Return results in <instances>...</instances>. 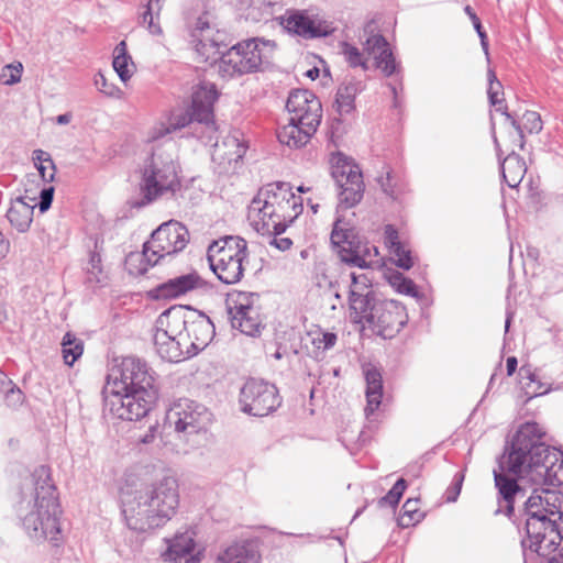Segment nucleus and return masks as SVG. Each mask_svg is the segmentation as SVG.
<instances>
[{
    "label": "nucleus",
    "mask_w": 563,
    "mask_h": 563,
    "mask_svg": "<svg viewBox=\"0 0 563 563\" xmlns=\"http://www.w3.org/2000/svg\"><path fill=\"white\" fill-rule=\"evenodd\" d=\"M493 475L498 490V507L494 515H505L517 527L520 534L525 533L521 539L523 552L530 550L549 555L555 549L554 540L562 538L554 517L558 516L563 521V496L549 489L543 490L544 495L537 494L534 490L516 510V501L526 497V489L519 482L527 477L514 476L499 466L494 470Z\"/></svg>",
    "instance_id": "f257e3e1"
},
{
    "label": "nucleus",
    "mask_w": 563,
    "mask_h": 563,
    "mask_svg": "<svg viewBox=\"0 0 563 563\" xmlns=\"http://www.w3.org/2000/svg\"><path fill=\"white\" fill-rule=\"evenodd\" d=\"M547 433L536 421L518 427L506 442L497 463L503 471L527 477L534 485L559 487L563 484V451L547 442Z\"/></svg>",
    "instance_id": "f03ea898"
},
{
    "label": "nucleus",
    "mask_w": 563,
    "mask_h": 563,
    "mask_svg": "<svg viewBox=\"0 0 563 563\" xmlns=\"http://www.w3.org/2000/svg\"><path fill=\"white\" fill-rule=\"evenodd\" d=\"M113 388L103 390V415L140 421L151 413L159 398V376L146 361L123 357L114 371Z\"/></svg>",
    "instance_id": "7ed1b4c3"
},
{
    "label": "nucleus",
    "mask_w": 563,
    "mask_h": 563,
    "mask_svg": "<svg viewBox=\"0 0 563 563\" xmlns=\"http://www.w3.org/2000/svg\"><path fill=\"white\" fill-rule=\"evenodd\" d=\"M15 511L27 536L35 541H56L62 508L51 468L40 465L20 487Z\"/></svg>",
    "instance_id": "20e7f679"
},
{
    "label": "nucleus",
    "mask_w": 563,
    "mask_h": 563,
    "mask_svg": "<svg viewBox=\"0 0 563 563\" xmlns=\"http://www.w3.org/2000/svg\"><path fill=\"white\" fill-rule=\"evenodd\" d=\"M178 506V481L164 476L139 490L133 503L122 499L121 512L129 529L145 532L165 525Z\"/></svg>",
    "instance_id": "39448f33"
},
{
    "label": "nucleus",
    "mask_w": 563,
    "mask_h": 563,
    "mask_svg": "<svg viewBox=\"0 0 563 563\" xmlns=\"http://www.w3.org/2000/svg\"><path fill=\"white\" fill-rule=\"evenodd\" d=\"M275 48L276 43L271 40H242L221 54L219 73L224 78H234L262 71L271 63Z\"/></svg>",
    "instance_id": "423d86ee"
},
{
    "label": "nucleus",
    "mask_w": 563,
    "mask_h": 563,
    "mask_svg": "<svg viewBox=\"0 0 563 563\" xmlns=\"http://www.w3.org/2000/svg\"><path fill=\"white\" fill-rule=\"evenodd\" d=\"M174 324L179 329L178 336L184 332L191 339L190 346L186 351L187 357L195 356L202 351L213 339L216 327L212 320L202 311L190 306H173L164 310L157 318V327Z\"/></svg>",
    "instance_id": "0eeeda50"
},
{
    "label": "nucleus",
    "mask_w": 563,
    "mask_h": 563,
    "mask_svg": "<svg viewBox=\"0 0 563 563\" xmlns=\"http://www.w3.org/2000/svg\"><path fill=\"white\" fill-rule=\"evenodd\" d=\"M189 242L187 228L175 220L162 223L155 229L148 241L143 244L142 254L137 255L140 266L136 274L144 275L167 256L181 252Z\"/></svg>",
    "instance_id": "6e6552de"
},
{
    "label": "nucleus",
    "mask_w": 563,
    "mask_h": 563,
    "mask_svg": "<svg viewBox=\"0 0 563 563\" xmlns=\"http://www.w3.org/2000/svg\"><path fill=\"white\" fill-rule=\"evenodd\" d=\"M278 388L264 379L249 378L240 389L241 411L253 417H266L282 405Z\"/></svg>",
    "instance_id": "1a4fd4ad"
},
{
    "label": "nucleus",
    "mask_w": 563,
    "mask_h": 563,
    "mask_svg": "<svg viewBox=\"0 0 563 563\" xmlns=\"http://www.w3.org/2000/svg\"><path fill=\"white\" fill-rule=\"evenodd\" d=\"M292 186L286 181H274L263 186L251 201V209L257 210L261 221L255 222L257 232L269 231L265 218L284 219L287 212L289 198H291Z\"/></svg>",
    "instance_id": "9d476101"
},
{
    "label": "nucleus",
    "mask_w": 563,
    "mask_h": 563,
    "mask_svg": "<svg viewBox=\"0 0 563 563\" xmlns=\"http://www.w3.org/2000/svg\"><path fill=\"white\" fill-rule=\"evenodd\" d=\"M233 306H228V314L233 329H239L243 334L257 338L265 328L260 319L258 308L254 307L257 292L234 291Z\"/></svg>",
    "instance_id": "9b49d317"
},
{
    "label": "nucleus",
    "mask_w": 563,
    "mask_h": 563,
    "mask_svg": "<svg viewBox=\"0 0 563 563\" xmlns=\"http://www.w3.org/2000/svg\"><path fill=\"white\" fill-rule=\"evenodd\" d=\"M183 179L173 178L169 183H161L158 178H141L137 189L126 203L131 209L140 210L164 196L183 197L184 189H187L196 178H188L186 184L183 183Z\"/></svg>",
    "instance_id": "f8f14e48"
},
{
    "label": "nucleus",
    "mask_w": 563,
    "mask_h": 563,
    "mask_svg": "<svg viewBox=\"0 0 563 563\" xmlns=\"http://www.w3.org/2000/svg\"><path fill=\"white\" fill-rule=\"evenodd\" d=\"M331 245L339 260L349 267L371 268L372 258L379 254L378 247L372 245L360 231L349 234L346 239H336Z\"/></svg>",
    "instance_id": "ddd939ff"
},
{
    "label": "nucleus",
    "mask_w": 563,
    "mask_h": 563,
    "mask_svg": "<svg viewBox=\"0 0 563 563\" xmlns=\"http://www.w3.org/2000/svg\"><path fill=\"white\" fill-rule=\"evenodd\" d=\"M290 122L318 130L322 119V104L319 98L308 89H292L286 101Z\"/></svg>",
    "instance_id": "4468645a"
},
{
    "label": "nucleus",
    "mask_w": 563,
    "mask_h": 563,
    "mask_svg": "<svg viewBox=\"0 0 563 563\" xmlns=\"http://www.w3.org/2000/svg\"><path fill=\"white\" fill-rule=\"evenodd\" d=\"M279 23L287 33L305 40L327 37L334 31L331 23L316 21L303 10H286L279 18Z\"/></svg>",
    "instance_id": "2eb2a0df"
},
{
    "label": "nucleus",
    "mask_w": 563,
    "mask_h": 563,
    "mask_svg": "<svg viewBox=\"0 0 563 563\" xmlns=\"http://www.w3.org/2000/svg\"><path fill=\"white\" fill-rule=\"evenodd\" d=\"M408 320L407 309L400 301L386 299L367 329L377 336L390 340L404 329Z\"/></svg>",
    "instance_id": "dca6fc26"
},
{
    "label": "nucleus",
    "mask_w": 563,
    "mask_h": 563,
    "mask_svg": "<svg viewBox=\"0 0 563 563\" xmlns=\"http://www.w3.org/2000/svg\"><path fill=\"white\" fill-rule=\"evenodd\" d=\"M212 288L211 283L205 280L194 271L158 284L146 292V297L151 300H169L176 299L195 289L208 291Z\"/></svg>",
    "instance_id": "f3484780"
},
{
    "label": "nucleus",
    "mask_w": 563,
    "mask_h": 563,
    "mask_svg": "<svg viewBox=\"0 0 563 563\" xmlns=\"http://www.w3.org/2000/svg\"><path fill=\"white\" fill-rule=\"evenodd\" d=\"M219 98V92L214 84L201 81L194 87L191 102L189 108L194 115L198 118V124L202 125L208 134L206 137L211 141V134L216 132L213 106Z\"/></svg>",
    "instance_id": "a211bd4d"
},
{
    "label": "nucleus",
    "mask_w": 563,
    "mask_h": 563,
    "mask_svg": "<svg viewBox=\"0 0 563 563\" xmlns=\"http://www.w3.org/2000/svg\"><path fill=\"white\" fill-rule=\"evenodd\" d=\"M386 298L378 291H366V294H352L347 296V305L352 323L368 328L377 311L382 308Z\"/></svg>",
    "instance_id": "6ab92c4d"
},
{
    "label": "nucleus",
    "mask_w": 563,
    "mask_h": 563,
    "mask_svg": "<svg viewBox=\"0 0 563 563\" xmlns=\"http://www.w3.org/2000/svg\"><path fill=\"white\" fill-rule=\"evenodd\" d=\"M247 243L241 236L227 235L214 240L207 250L209 266L217 265V261L231 262L233 258H247Z\"/></svg>",
    "instance_id": "aec40b11"
},
{
    "label": "nucleus",
    "mask_w": 563,
    "mask_h": 563,
    "mask_svg": "<svg viewBox=\"0 0 563 563\" xmlns=\"http://www.w3.org/2000/svg\"><path fill=\"white\" fill-rule=\"evenodd\" d=\"M196 532L191 528L178 531L172 539L166 540L167 548L164 558L174 563H197L198 558L194 552L196 549Z\"/></svg>",
    "instance_id": "412c9836"
},
{
    "label": "nucleus",
    "mask_w": 563,
    "mask_h": 563,
    "mask_svg": "<svg viewBox=\"0 0 563 563\" xmlns=\"http://www.w3.org/2000/svg\"><path fill=\"white\" fill-rule=\"evenodd\" d=\"M364 51L374 56L375 66L384 76L399 75L400 64L396 62L393 51L382 34L371 35L364 43Z\"/></svg>",
    "instance_id": "4be33fe9"
},
{
    "label": "nucleus",
    "mask_w": 563,
    "mask_h": 563,
    "mask_svg": "<svg viewBox=\"0 0 563 563\" xmlns=\"http://www.w3.org/2000/svg\"><path fill=\"white\" fill-rule=\"evenodd\" d=\"M172 411L177 417L174 421L177 432L192 434L205 428V419L208 412L203 406L185 400L184 404H178Z\"/></svg>",
    "instance_id": "5701e85b"
},
{
    "label": "nucleus",
    "mask_w": 563,
    "mask_h": 563,
    "mask_svg": "<svg viewBox=\"0 0 563 563\" xmlns=\"http://www.w3.org/2000/svg\"><path fill=\"white\" fill-rule=\"evenodd\" d=\"M168 329L157 328L153 341L158 356L163 361L178 363L187 357L177 339L179 329L172 324Z\"/></svg>",
    "instance_id": "b1692460"
},
{
    "label": "nucleus",
    "mask_w": 563,
    "mask_h": 563,
    "mask_svg": "<svg viewBox=\"0 0 563 563\" xmlns=\"http://www.w3.org/2000/svg\"><path fill=\"white\" fill-rule=\"evenodd\" d=\"M35 197L18 196L10 199V207L5 212V218L10 225L19 233L29 231L34 216Z\"/></svg>",
    "instance_id": "393cba45"
},
{
    "label": "nucleus",
    "mask_w": 563,
    "mask_h": 563,
    "mask_svg": "<svg viewBox=\"0 0 563 563\" xmlns=\"http://www.w3.org/2000/svg\"><path fill=\"white\" fill-rule=\"evenodd\" d=\"M340 191L336 213L341 209H351L358 205L365 191L364 178H335Z\"/></svg>",
    "instance_id": "a878e982"
},
{
    "label": "nucleus",
    "mask_w": 563,
    "mask_h": 563,
    "mask_svg": "<svg viewBox=\"0 0 563 563\" xmlns=\"http://www.w3.org/2000/svg\"><path fill=\"white\" fill-rule=\"evenodd\" d=\"M364 377L366 382V400L365 415L368 417L374 413L382 404L383 398V377L379 369L375 366L364 368Z\"/></svg>",
    "instance_id": "bb28decb"
},
{
    "label": "nucleus",
    "mask_w": 563,
    "mask_h": 563,
    "mask_svg": "<svg viewBox=\"0 0 563 563\" xmlns=\"http://www.w3.org/2000/svg\"><path fill=\"white\" fill-rule=\"evenodd\" d=\"M362 90V82L354 80L342 82L338 87L333 107L340 117L347 115L355 110V98Z\"/></svg>",
    "instance_id": "cd10ccee"
},
{
    "label": "nucleus",
    "mask_w": 563,
    "mask_h": 563,
    "mask_svg": "<svg viewBox=\"0 0 563 563\" xmlns=\"http://www.w3.org/2000/svg\"><path fill=\"white\" fill-rule=\"evenodd\" d=\"M317 130L309 131L307 126L290 122L277 131V139L280 144H285L290 148H300L305 146Z\"/></svg>",
    "instance_id": "c85d7f7f"
},
{
    "label": "nucleus",
    "mask_w": 563,
    "mask_h": 563,
    "mask_svg": "<svg viewBox=\"0 0 563 563\" xmlns=\"http://www.w3.org/2000/svg\"><path fill=\"white\" fill-rule=\"evenodd\" d=\"M222 563H258L260 554L256 547L249 541L228 547L220 555Z\"/></svg>",
    "instance_id": "c756f323"
},
{
    "label": "nucleus",
    "mask_w": 563,
    "mask_h": 563,
    "mask_svg": "<svg viewBox=\"0 0 563 563\" xmlns=\"http://www.w3.org/2000/svg\"><path fill=\"white\" fill-rule=\"evenodd\" d=\"M246 153V146L239 142L235 136H228L223 140L222 144L218 142L214 144L212 154L213 161H221V164L232 162L238 163Z\"/></svg>",
    "instance_id": "7c9ffc66"
},
{
    "label": "nucleus",
    "mask_w": 563,
    "mask_h": 563,
    "mask_svg": "<svg viewBox=\"0 0 563 563\" xmlns=\"http://www.w3.org/2000/svg\"><path fill=\"white\" fill-rule=\"evenodd\" d=\"M245 260L246 258L236 257L231 262L217 261V265L209 267L221 283L225 285H234L238 284L244 275L243 262Z\"/></svg>",
    "instance_id": "2f4dec72"
},
{
    "label": "nucleus",
    "mask_w": 563,
    "mask_h": 563,
    "mask_svg": "<svg viewBox=\"0 0 563 563\" xmlns=\"http://www.w3.org/2000/svg\"><path fill=\"white\" fill-rule=\"evenodd\" d=\"M328 162L330 176H364L356 161L340 151L330 153Z\"/></svg>",
    "instance_id": "473e14b6"
},
{
    "label": "nucleus",
    "mask_w": 563,
    "mask_h": 563,
    "mask_svg": "<svg viewBox=\"0 0 563 563\" xmlns=\"http://www.w3.org/2000/svg\"><path fill=\"white\" fill-rule=\"evenodd\" d=\"M195 123L198 124V118L194 115V111L188 107L186 111L173 113L169 118L167 126H161L158 129H155L152 135V140H157L172 132L190 126Z\"/></svg>",
    "instance_id": "72a5a7b5"
},
{
    "label": "nucleus",
    "mask_w": 563,
    "mask_h": 563,
    "mask_svg": "<svg viewBox=\"0 0 563 563\" xmlns=\"http://www.w3.org/2000/svg\"><path fill=\"white\" fill-rule=\"evenodd\" d=\"M389 285L399 294L410 296L418 301H426L427 297L420 292L416 283L400 272H393L388 276Z\"/></svg>",
    "instance_id": "f704fd0d"
},
{
    "label": "nucleus",
    "mask_w": 563,
    "mask_h": 563,
    "mask_svg": "<svg viewBox=\"0 0 563 563\" xmlns=\"http://www.w3.org/2000/svg\"><path fill=\"white\" fill-rule=\"evenodd\" d=\"M164 1L165 0H148L144 5L145 10L141 14V23L146 25L147 30L153 35L162 34V27L158 21Z\"/></svg>",
    "instance_id": "c9c22d12"
},
{
    "label": "nucleus",
    "mask_w": 563,
    "mask_h": 563,
    "mask_svg": "<svg viewBox=\"0 0 563 563\" xmlns=\"http://www.w3.org/2000/svg\"><path fill=\"white\" fill-rule=\"evenodd\" d=\"M62 353L65 364L73 366L84 353V341L68 331L62 340Z\"/></svg>",
    "instance_id": "e433bc0d"
},
{
    "label": "nucleus",
    "mask_w": 563,
    "mask_h": 563,
    "mask_svg": "<svg viewBox=\"0 0 563 563\" xmlns=\"http://www.w3.org/2000/svg\"><path fill=\"white\" fill-rule=\"evenodd\" d=\"M419 498H408L401 507L397 523L401 528H409L416 526L423 518L424 514L419 510Z\"/></svg>",
    "instance_id": "4c0bfd02"
},
{
    "label": "nucleus",
    "mask_w": 563,
    "mask_h": 563,
    "mask_svg": "<svg viewBox=\"0 0 563 563\" xmlns=\"http://www.w3.org/2000/svg\"><path fill=\"white\" fill-rule=\"evenodd\" d=\"M130 63L133 65L132 58L128 54L126 43L121 41L114 48L112 66L123 82L128 81L132 76V71L129 68Z\"/></svg>",
    "instance_id": "58836bf2"
},
{
    "label": "nucleus",
    "mask_w": 563,
    "mask_h": 563,
    "mask_svg": "<svg viewBox=\"0 0 563 563\" xmlns=\"http://www.w3.org/2000/svg\"><path fill=\"white\" fill-rule=\"evenodd\" d=\"M519 126H520L519 130H516V132L521 142L520 146L522 147L525 132H528L530 134H533V133L538 134L539 132H541V130L543 128V122H542L541 115L538 112L526 111L522 114V121L519 122Z\"/></svg>",
    "instance_id": "ea45409f"
},
{
    "label": "nucleus",
    "mask_w": 563,
    "mask_h": 563,
    "mask_svg": "<svg viewBox=\"0 0 563 563\" xmlns=\"http://www.w3.org/2000/svg\"><path fill=\"white\" fill-rule=\"evenodd\" d=\"M179 172V166L174 163L172 157H167L163 161L161 156L152 155L150 176H177ZM147 173L146 169L143 176H148Z\"/></svg>",
    "instance_id": "a19ab883"
},
{
    "label": "nucleus",
    "mask_w": 563,
    "mask_h": 563,
    "mask_svg": "<svg viewBox=\"0 0 563 563\" xmlns=\"http://www.w3.org/2000/svg\"><path fill=\"white\" fill-rule=\"evenodd\" d=\"M408 484L405 478H398L387 494L377 500V506L384 508L390 506L396 508L407 488Z\"/></svg>",
    "instance_id": "79ce46f5"
},
{
    "label": "nucleus",
    "mask_w": 563,
    "mask_h": 563,
    "mask_svg": "<svg viewBox=\"0 0 563 563\" xmlns=\"http://www.w3.org/2000/svg\"><path fill=\"white\" fill-rule=\"evenodd\" d=\"M360 231L354 224L352 219H346L340 214L336 216L330 234V241L334 242L336 239H346L349 234Z\"/></svg>",
    "instance_id": "37998d69"
},
{
    "label": "nucleus",
    "mask_w": 563,
    "mask_h": 563,
    "mask_svg": "<svg viewBox=\"0 0 563 563\" xmlns=\"http://www.w3.org/2000/svg\"><path fill=\"white\" fill-rule=\"evenodd\" d=\"M341 53L349 66L353 68L362 67L364 70L368 69L366 59H364L363 54L356 46L343 42L341 44Z\"/></svg>",
    "instance_id": "c03bdc74"
},
{
    "label": "nucleus",
    "mask_w": 563,
    "mask_h": 563,
    "mask_svg": "<svg viewBox=\"0 0 563 563\" xmlns=\"http://www.w3.org/2000/svg\"><path fill=\"white\" fill-rule=\"evenodd\" d=\"M382 190L393 200H398L405 191L401 178H376Z\"/></svg>",
    "instance_id": "a18cd8bd"
},
{
    "label": "nucleus",
    "mask_w": 563,
    "mask_h": 563,
    "mask_svg": "<svg viewBox=\"0 0 563 563\" xmlns=\"http://www.w3.org/2000/svg\"><path fill=\"white\" fill-rule=\"evenodd\" d=\"M44 183H52L56 178H40ZM55 188L52 185L44 184L40 190L38 202H35V207H38L41 213H45L52 207L54 200Z\"/></svg>",
    "instance_id": "49530a36"
},
{
    "label": "nucleus",
    "mask_w": 563,
    "mask_h": 563,
    "mask_svg": "<svg viewBox=\"0 0 563 563\" xmlns=\"http://www.w3.org/2000/svg\"><path fill=\"white\" fill-rule=\"evenodd\" d=\"M351 285L349 288L347 296L352 294H366V291H376L373 288L372 279L366 274L351 273Z\"/></svg>",
    "instance_id": "de8ad7c7"
},
{
    "label": "nucleus",
    "mask_w": 563,
    "mask_h": 563,
    "mask_svg": "<svg viewBox=\"0 0 563 563\" xmlns=\"http://www.w3.org/2000/svg\"><path fill=\"white\" fill-rule=\"evenodd\" d=\"M555 525L558 530L560 531V536L562 537L560 540H554L555 545L549 555H544L542 553H537L539 556L547 560L548 563H563V520H560L558 516L554 517Z\"/></svg>",
    "instance_id": "09e8293b"
},
{
    "label": "nucleus",
    "mask_w": 563,
    "mask_h": 563,
    "mask_svg": "<svg viewBox=\"0 0 563 563\" xmlns=\"http://www.w3.org/2000/svg\"><path fill=\"white\" fill-rule=\"evenodd\" d=\"M395 257V265L404 271H409L415 262L410 250H407L404 244L397 245L390 250Z\"/></svg>",
    "instance_id": "8fccbe9b"
},
{
    "label": "nucleus",
    "mask_w": 563,
    "mask_h": 563,
    "mask_svg": "<svg viewBox=\"0 0 563 563\" xmlns=\"http://www.w3.org/2000/svg\"><path fill=\"white\" fill-rule=\"evenodd\" d=\"M32 159L34 162V166L38 170L40 176H45V172L48 167L53 169V173L49 176H55V165L47 152L35 150L33 152Z\"/></svg>",
    "instance_id": "3c124183"
},
{
    "label": "nucleus",
    "mask_w": 563,
    "mask_h": 563,
    "mask_svg": "<svg viewBox=\"0 0 563 563\" xmlns=\"http://www.w3.org/2000/svg\"><path fill=\"white\" fill-rule=\"evenodd\" d=\"M303 211V199L301 196L291 192V198L287 206V212L284 216L288 222H294Z\"/></svg>",
    "instance_id": "603ef678"
},
{
    "label": "nucleus",
    "mask_w": 563,
    "mask_h": 563,
    "mask_svg": "<svg viewBox=\"0 0 563 563\" xmlns=\"http://www.w3.org/2000/svg\"><path fill=\"white\" fill-rule=\"evenodd\" d=\"M23 66L21 63H18L16 65L10 64L4 66L1 73V81L4 85H14L18 84L21 80Z\"/></svg>",
    "instance_id": "864d4df0"
},
{
    "label": "nucleus",
    "mask_w": 563,
    "mask_h": 563,
    "mask_svg": "<svg viewBox=\"0 0 563 563\" xmlns=\"http://www.w3.org/2000/svg\"><path fill=\"white\" fill-rule=\"evenodd\" d=\"M464 482V473L457 472L453 476L451 485L445 490V500L448 503H454L457 500Z\"/></svg>",
    "instance_id": "5fc2aeb1"
},
{
    "label": "nucleus",
    "mask_w": 563,
    "mask_h": 563,
    "mask_svg": "<svg viewBox=\"0 0 563 563\" xmlns=\"http://www.w3.org/2000/svg\"><path fill=\"white\" fill-rule=\"evenodd\" d=\"M2 394L4 395V400L8 407L15 408L23 402V393L14 383L7 387Z\"/></svg>",
    "instance_id": "6e6d98bb"
},
{
    "label": "nucleus",
    "mask_w": 563,
    "mask_h": 563,
    "mask_svg": "<svg viewBox=\"0 0 563 563\" xmlns=\"http://www.w3.org/2000/svg\"><path fill=\"white\" fill-rule=\"evenodd\" d=\"M517 166L518 170L516 173H521V176L527 174V166L522 158L517 154L509 155L500 167V176H506V166Z\"/></svg>",
    "instance_id": "4d7b16f0"
},
{
    "label": "nucleus",
    "mask_w": 563,
    "mask_h": 563,
    "mask_svg": "<svg viewBox=\"0 0 563 563\" xmlns=\"http://www.w3.org/2000/svg\"><path fill=\"white\" fill-rule=\"evenodd\" d=\"M95 86L97 87V89L104 93L106 96H114L115 92L119 90L113 84H109L107 81V78L101 74V73H98L96 76H95Z\"/></svg>",
    "instance_id": "13d9d810"
},
{
    "label": "nucleus",
    "mask_w": 563,
    "mask_h": 563,
    "mask_svg": "<svg viewBox=\"0 0 563 563\" xmlns=\"http://www.w3.org/2000/svg\"><path fill=\"white\" fill-rule=\"evenodd\" d=\"M384 235L385 243L388 245L389 250L402 244L399 240L398 231L393 224L385 225Z\"/></svg>",
    "instance_id": "bf43d9fd"
},
{
    "label": "nucleus",
    "mask_w": 563,
    "mask_h": 563,
    "mask_svg": "<svg viewBox=\"0 0 563 563\" xmlns=\"http://www.w3.org/2000/svg\"><path fill=\"white\" fill-rule=\"evenodd\" d=\"M338 341V335L334 332H322L321 338L318 339V343L322 344L323 350L332 349ZM321 345H318L320 347Z\"/></svg>",
    "instance_id": "052dcab7"
},
{
    "label": "nucleus",
    "mask_w": 563,
    "mask_h": 563,
    "mask_svg": "<svg viewBox=\"0 0 563 563\" xmlns=\"http://www.w3.org/2000/svg\"><path fill=\"white\" fill-rule=\"evenodd\" d=\"M496 108V111L500 112L507 122H509V124L515 129V130H519V121L517 120V118L515 117L514 113L509 112L508 111V108L507 106L505 104V102L503 104H497Z\"/></svg>",
    "instance_id": "680f3d73"
},
{
    "label": "nucleus",
    "mask_w": 563,
    "mask_h": 563,
    "mask_svg": "<svg viewBox=\"0 0 563 563\" xmlns=\"http://www.w3.org/2000/svg\"><path fill=\"white\" fill-rule=\"evenodd\" d=\"M158 431V423L151 424L144 435L140 437V442L143 444H150L156 438Z\"/></svg>",
    "instance_id": "e2e57ef3"
},
{
    "label": "nucleus",
    "mask_w": 563,
    "mask_h": 563,
    "mask_svg": "<svg viewBox=\"0 0 563 563\" xmlns=\"http://www.w3.org/2000/svg\"><path fill=\"white\" fill-rule=\"evenodd\" d=\"M464 11L465 13L470 16V19L472 20L473 22V25H474V29L476 31L477 34H479V32H486L482 25V22L479 20V18L477 16V14L473 11V9L471 8V5H466L464 8Z\"/></svg>",
    "instance_id": "0e129e2a"
},
{
    "label": "nucleus",
    "mask_w": 563,
    "mask_h": 563,
    "mask_svg": "<svg viewBox=\"0 0 563 563\" xmlns=\"http://www.w3.org/2000/svg\"><path fill=\"white\" fill-rule=\"evenodd\" d=\"M269 244L284 252L291 247L292 241L289 238H273Z\"/></svg>",
    "instance_id": "69168bd1"
},
{
    "label": "nucleus",
    "mask_w": 563,
    "mask_h": 563,
    "mask_svg": "<svg viewBox=\"0 0 563 563\" xmlns=\"http://www.w3.org/2000/svg\"><path fill=\"white\" fill-rule=\"evenodd\" d=\"M210 30V23L207 19V16H199L196 22L195 31L200 32L203 40H207L203 35L205 32Z\"/></svg>",
    "instance_id": "338daca9"
},
{
    "label": "nucleus",
    "mask_w": 563,
    "mask_h": 563,
    "mask_svg": "<svg viewBox=\"0 0 563 563\" xmlns=\"http://www.w3.org/2000/svg\"><path fill=\"white\" fill-rule=\"evenodd\" d=\"M290 223L291 222H288V220L285 219H279L278 222H275L272 232L274 238H277L278 235L283 234Z\"/></svg>",
    "instance_id": "774afa93"
}]
</instances>
